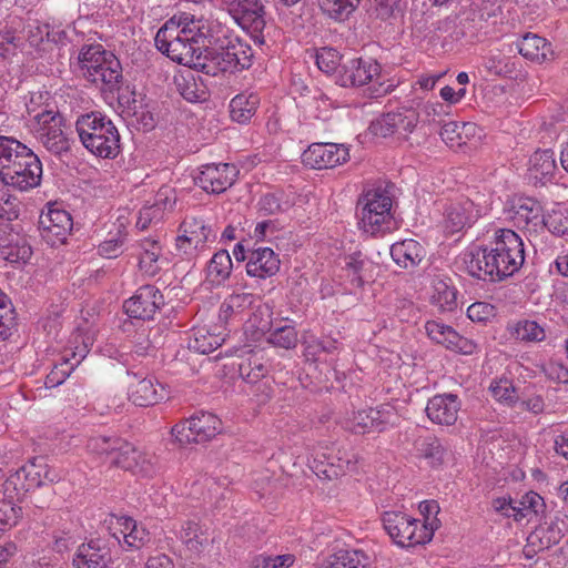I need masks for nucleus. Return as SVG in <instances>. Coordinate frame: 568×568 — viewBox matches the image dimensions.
I'll list each match as a JSON object with an SVG mask.
<instances>
[{"label": "nucleus", "mask_w": 568, "mask_h": 568, "mask_svg": "<svg viewBox=\"0 0 568 568\" xmlns=\"http://www.w3.org/2000/svg\"><path fill=\"white\" fill-rule=\"evenodd\" d=\"M488 246L470 245L457 257L458 270L483 281H500L516 273L525 261L521 237L510 229L493 227Z\"/></svg>", "instance_id": "1"}, {"label": "nucleus", "mask_w": 568, "mask_h": 568, "mask_svg": "<svg viewBox=\"0 0 568 568\" xmlns=\"http://www.w3.org/2000/svg\"><path fill=\"white\" fill-rule=\"evenodd\" d=\"M211 23L187 12L174 14L155 34V45L172 61L190 68L205 67L202 59L212 34Z\"/></svg>", "instance_id": "2"}, {"label": "nucleus", "mask_w": 568, "mask_h": 568, "mask_svg": "<svg viewBox=\"0 0 568 568\" xmlns=\"http://www.w3.org/2000/svg\"><path fill=\"white\" fill-rule=\"evenodd\" d=\"M48 93H32L27 102L29 126L34 138L50 152L68 151L69 141L63 131V118L49 103Z\"/></svg>", "instance_id": "3"}, {"label": "nucleus", "mask_w": 568, "mask_h": 568, "mask_svg": "<svg viewBox=\"0 0 568 568\" xmlns=\"http://www.w3.org/2000/svg\"><path fill=\"white\" fill-rule=\"evenodd\" d=\"M75 130L82 145L101 159H114L120 153V134L114 123L101 112L80 115Z\"/></svg>", "instance_id": "4"}, {"label": "nucleus", "mask_w": 568, "mask_h": 568, "mask_svg": "<svg viewBox=\"0 0 568 568\" xmlns=\"http://www.w3.org/2000/svg\"><path fill=\"white\" fill-rule=\"evenodd\" d=\"M493 204L490 191L480 192L467 189V193H456L447 197L443 204V226L447 233L454 234L470 227Z\"/></svg>", "instance_id": "5"}, {"label": "nucleus", "mask_w": 568, "mask_h": 568, "mask_svg": "<svg viewBox=\"0 0 568 568\" xmlns=\"http://www.w3.org/2000/svg\"><path fill=\"white\" fill-rule=\"evenodd\" d=\"M393 196L383 187L367 190L359 200V229L372 236L384 235L398 227L393 213Z\"/></svg>", "instance_id": "6"}, {"label": "nucleus", "mask_w": 568, "mask_h": 568, "mask_svg": "<svg viewBox=\"0 0 568 568\" xmlns=\"http://www.w3.org/2000/svg\"><path fill=\"white\" fill-rule=\"evenodd\" d=\"M3 478L2 493L7 501L12 503L21 500L30 490L60 480L59 474L39 457L30 459L7 476L0 468V480Z\"/></svg>", "instance_id": "7"}, {"label": "nucleus", "mask_w": 568, "mask_h": 568, "mask_svg": "<svg viewBox=\"0 0 568 568\" xmlns=\"http://www.w3.org/2000/svg\"><path fill=\"white\" fill-rule=\"evenodd\" d=\"M80 70L85 79L103 84L109 90L118 87L122 78L119 59L101 44L83 47L79 53Z\"/></svg>", "instance_id": "8"}, {"label": "nucleus", "mask_w": 568, "mask_h": 568, "mask_svg": "<svg viewBox=\"0 0 568 568\" xmlns=\"http://www.w3.org/2000/svg\"><path fill=\"white\" fill-rule=\"evenodd\" d=\"M544 205L535 197L514 194L504 203V219L524 230L530 237L542 234Z\"/></svg>", "instance_id": "9"}, {"label": "nucleus", "mask_w": 568, "mask_h": 568, "mask_svg": "<svg viewBox=\"0 0 568 568\" xmlns=\"http://www.w3.org/2000/svg\"><path fill=\"white\" fill-rule=\"evenodd\" d=\"M93 343L90 334L77 329L68 345L64 347L61 359L47 375L44 385L47 388H54L61 385L71 372L87 357L89 348Z\"/></svg>", "instance_id": "10"}, {"label": "nucleus", "mask_w": 568, "mask_h": 568, "mask_svg": "<svg viewBox=\"0 0 568 568\" xmlns=\"http://www.w3.org/2000/svg\"><path fill=\"white\" fill-rule=\"evenodd\" d=\"M382 523L390 539L399 547H413L430 541L427 529H422L419 520L404 511H385Z\"/></svg>", "instance_id": "11"}, {"label": "nucleus", "mask_w": 568, "mask_h": 568, "mask_svg": "<svg viewBox=\"0 0 568 568\" xmlns=\"http://www.w3.org/2000/svg\"><path fill=\"white\" fill-rule=\"evenodd\" d=\"M215 236L204 220L190 217L181 224L175 246L184 258L193 260L206 250L207 243L213 242Z\"/></svg>", "instance_id": "12"}, {"label": "nucleus", "mask_w": 568, "mask_h": 568, "mask_svg": "<svg viewBox=\"0 0 568 568\" xmlns=\"http://www.w3.org/2000/svg\"><path fill=\"white\" fill-rule=\"evenodd\" d=\"M233 20L255 41L263 42L262 31L266 26L264 6L258 0H222Z\"/></svg>", "instance_id": "13"}, {"label": "nucleus", "mask_w": 568, "mask_h": 568, "mask_svg": "<svg viewBox=\"0 0 568 568\" xmlns=\"http://www.w3.org/2000/svg\"><path fill=\"white\" fill-rule=\"evenodd\" d=\"M396 414L390 405H381L376 408H367L354 412L345 418L343 426L353 433L365 434L369 432H383L389 425L395 424Z\"/></svg>", "instance_id": "14"}, {"label": "nucleus", "mask_w": 568, "mask_h": 568, "mask_svg": "<svg viewBox=\"0 0 568 568\" xmlns=\"http://www.w3.org/2000/svg\"><path fill=\"white\" fill-rule=\"evenodd\" d=\"M42 239L51 246L65 242L72 231L71 214L55 204H48L39 220Z\"/></svg>", "instance_id": "15"}, {"label": "nucleus", "mask_w": 568, "mask_h": 568, "mask_svg": "<svg viewBox=\"0 0 568 568\" xmlns=\"http://www.w3.org/2000/svg\"><path fill=\"white\" fill-rule=\"evenodd\" d=\"M111 464L141 476H151L155 470L154 455L123 438L118 442Z\"/></svg>", "instance_id": "16"}, {"label": "nucleus", "mask_w": 568, "mask_h": 568, "mask_svg": "<svg viewBox=\"0 0 568 568\" xmlns=\"http://www.w3.org/2000/svg\"><path fill=\"white\" fill-rule=\"evenodd\" d=\"M42 178V164L39 158L30 152L6 173L0 176L4 185L19 191H28L40 184Z\"/></svg>", "instance_id": "17"}, {"label": "nucleus", "mask_w": 568, "mask_h": 568, "mask_svg": "<svg viewBox=\"0 0 568 568\" xmlns=\"http://www.w3.org/2000/svg\"><path fill=\"white\" fill-rule=\"evenodd\" d=\"M104 523L118 542L122 540L129 549H140L149 540V532L145 527L138 524L132 517L110 514Z\"/></svg>", "instance_id": "18"}, {"label": "nucleus", "mask_w": 568, "mask_h": 568, "mask_svg": "<svg viewBox=\"0 0 568 568\" xmlns=\"http://www.w3.org/2000/svg\"><path fill=\"white\" fill-rule=\"evenodd\" d=\"M348 159V148L337 143H313L302 154L303 163L317 170L341 165Z\"/></svg>", "instance_id": "19"}, {"label": "nucleus", "mask_w": 568, "mask_h": 568, "mask_svg": "<svg viewBox=\"0 0 568 568\" xmlns=\"http://www.w3.org/2000/svg\"><path fill=\"white\" fill-rule=\"evenodd\" d=\"M237 174L234 164L210 163L202 166L195 182L207 193H222L234 183Z\"/></svg>", "instance_id": "20"}, {"label": "nucleus", "mask_w": 568, "mask_h": 568, "mask_svg": "<svg viewBox=\"0 0 568 568\" xmlns=\"http://www.w3.org/2000/svg\"><path fill=\"white\" fill-rule=\"evenodd\" d=\"M163 304L164 300L160 290L153 285H144L124 302L123 307L130 317L150 320Z\"/></svg>", "instance_id": "21"}, {"label": "nucleus", "mask_w": 568, "mask_h": 568, "mask_svg": "<svg viewBox=\"0 0 568 568\" xmlns=\"http://www.w3.org/2000/svg\"><path fill=\"white\" fill-rule=\"evenodd\" d=\"M381 65L372 59H353L346 62L336 74L342 87H362L377 79Z\"/></svg>", "instance_id": "22"}, {"label": "nucleus", "mask_w": 568, "mask_h": 568, "mask_svg": "<svg viewBox=\"0 0 568 568\" xmlns=\"http://www.w3.org/2000/svg\"><path fill=\"white\" fill-rule=\"evenodd\" d=\"M427 336L437 344L448 349L470 355L477 349V345L460 336L452 326L439 321H427L425 324Z\"/></svg>", "instance_id": "23"}, {"label": "nucleus", "mask_w": 568, "mask_h": 568, "mask_svg": "<svg viewBox=\"0 0 568 568\" xmlns=\"http://www.w3.org/2000/svg\"><path fill=\"white\" fill-rule=\"evenodd\" d=\"M252 48L240 39L230 40L216 54L217 65L223 72H235L251 67Z\"/></svg>", "instance_id": "24"}, {"label": "nucleus", "mask_w": 568, "mask_h": 568, "mask_svg": "<svg viewBox=\"0 0 568 568\" xmlns=\"http://www.w3.org/2000/svg\"><path fill=\"white\" fill-rule=\"evenodd\" d=\"M419 119V114L410 108H402L394 112H388L378 119L373 128L375 133L383 136L390 135L395 132H412Z\"/></svg>", "instance_id": "25"}, {"label": "nucleus", "mask_w": 568, "mask_h": 568, "mask_svg": "<svg viewBox=\"0 0 568 568\" xmlns=\"http://www.w3.org/2000/svg\"><path fill=\"white\" fill-rule=\"evenodd\" d=\"M31 246L26 239L0 224V260L9 263H26L31 257Z\"/></svg>", "instance_id": "26"}, {"label": "nucleus", "mask_w": 568, "mask_h": 568, "mask_svg": "<svg viewBox=\"0 0 568 568\" xmlns=\"http://www.w3.org/2000/svg\"><path fill=\"white\" fill-rule=\"evenodd\" d=\"M460 402L454 394H439L433 396L426 406L427 417L435 424L450 426L458 417Z\"/></svg>", "instance_id": "27"}, {"label": "nucleus", "mask_w": 568, "mask_h": 568, "mask_svg": "<svg viewBox=\"0 0 568 568\" xmlns=\"http://www.w3.org/2000/svg\"><path fill=\"white\" fill-rule=\"evenodd\" d=\"M166 397V388L154 377H144L130 385L129 398L136 406H152Z\"/></svg>", "instance_id": "28"}, {"label": "nucleus", "mask_w": 568, "mask_h": 568, "mask_svg": "<svg viewBox=\"0 0 568 568\" xmlns=\"http://www.w3.org/2000/svg\"><path fill=\"white\" fill-rule=\"evenodd\" d=\"M281 261L270 247L253 250L246 264V273L251 277L266 278L275 275L280 270Z\"/></svg>", "instance_id": "29"}, {"label": "nucleus", "mask_w": 568, "mask_h": 568, "mask_svg": "<svg viewBox=\"0 0 568 568\" xmlns=\"http://www.w3.org/2000/svg\"><path fill=\"white\" fill-rule=\"evenodd\" d=\"M393 261L403 268H414L426 256L425 247L413 239L395 242L390 246Z\"/></svg>", "instance_id": "30"}, {"label": "nucleus", "mask_w": 568, "mask_h": 568, "mask_svg": "<svg viewBox=\"0 0 568 568\" xmlns=\"http://www.w3.org/2000/svg\"><path fill=\"white\" fill-rule=\"evenodd\" d=\"M516 45L518 52L532 62L544 63L554 59L551 44L538 34L526 33Z\"/></svg>", "instance_id": "31"}, {"label": "nucleus", "mask_w": 568, "mask_h": 568, "mask_svg": "<svg viewBox=\"0 0 568 568\" xmlns=\"http://www.w3.org/2000/svg\"><path fill=\"white\" fill-rule=\"evenodd\" d=\"M429 301L440 313L454 312L458 306L457 290L449 278L435 277L432 281Z\"/></svg>", "instance_id": "32"}, {"label": "nucleus", "mask_w": 568, "mask_h": 568, "mask_svg": "<svg viewBox=\"0 0 568 568\" xmlns=\"http://www.w3.org/2000/svg\"><path fill=\"white\" fill-rule=\"evenodd\" d=\"M527 171L535 184L551 181L557 171L555 153L551 150L536 151L529 158Z\"/></svg>", "instance_id": "33"}, {"label": "nucleus", "mask_w": 568, "mask_h": 568, "mask_svg": "<svg viewBox=\"0 0 568 568\" xmlns=\"http://www.w3.org/2000/svg\"><path fill=\"white\" fill-rule=\"evenodd\" d=\"M233 270L232 258L226 250L213 254L205 267L204 283L211 287H220L229 280Z\"/></svg>", "instance_id": "34"}, {"label": "nucleus", "mask_w": 568, "mask_h": 568, "mask_svg": "<svg viewBox=\"0 0 568 568\" xmlns=\"http://www.w3.org/2000/svg\"><path fill=\"white\" fill-rule=\"evenodd\" d=\"M376 268V264L361 252L345 257V271L351 283L356 287L372 281Z\"/></svg>", "instance_id": "35"}, {"label": "nucleus", "mask_w": 568, "mask_h": 568, "mask_svg": "<svg viewBox=\"0 0 568 568\" xmlns=\"http://www.w3.org/2000/svg\"><path fill=\"white\" fill-rule=\"evenodd\" d=\"M179 538L185 548L194 556H200L210 550L212 538L196 523L186 521L182 525Z\"/></svg>", "instance_id": "36"}, {"label": "nucleus", "mask_w": 568, "mask_h": 568, "mask_svg": "<svg viewBox=\"0 0 568 568\" xmlns=\"http://www.w3.org/2000/svg\"><path fill=\"white\" fill-rule=\"evenodd\" d=\"M140 270L149 276L156 275L165 262V258L162 256V246L156 240L144 239L140 243Z\"/></svg>", "instance_id": "37"}, {"label": "nucleus", "mask_w": 568, "mask_h": 568, "mask_svg": "<svg viewBox=\"0 0 568 568\" xmlns=\"http://www.w3.org/2000/svg\"><path fill=\"white\" fill-rule=\"evenodd\" d=\"M485 71L494 77L511 78L517 71L515 57L508 55L501 50H491L483 59Z\"/></svg>", "instance_id": "38"}, {"label": "nucleus", "mask_w": 568, "mask_h": 568, "mask_svg": "<svg viewBox=\"0 0 568 568\" xmlns=\"http://www.w3.org/2000/svg\"><path fill=\"white\" fill-rule=\"evenodd\" d=\"M224 339L225 333L221 327L214 331L204 326L196 327L189 341V348L201 354H209L221 346Z\"/></svg>", "instance_id": "39"}, {"label": "nucleus", "mask_w": 568, "mask_h": 568, "mask_svg": "<svg viewBox=\"0 0 568 568\" xmlns=\"http://www.w3.org/2000/svg\"><path fill=\"white\" fill-rule=\"evenodd\" d=\"M255 301V297L251 293H239L232 294L226 297L221 304L219 311V321L225 325L229 321L240 318L242 314L248 310Z\"/></svg>", "instance_id": "40"}, {"label": "nucleus", "mask_w": 568, "mask_h": 568, "mask_svg": "<svg viewBox=\"0 0 568 568\" xmlns=\"http://www.w3.org/2000/svg\"><path fill=\"white\" fill-rule=\"evenodd\" d=\"M260 97L254 92H241L230 102V114L237 123H247L255 114Z\"/></svg>", "instance_id": "41"}, {"label": "nucleus", "mask_w": 568, "mask_h": 568, "mask_svg": "<svg viewBox=\"0 0 568 568\" xmlns=\"http://www.w3.org/2000/svg\"><path fill=\"white\" fill-rule=\"evenodd\" d=\"M30 152L32 150L20 141L0 135V176Z\"/></svg>", "instance_id": "42"}, {"label": "nucleus", "mask_w": 568, "mask_h": 568, "mask_svg": "<svg viewBox=\"0 0 568 568\" xmlns=\"http://www.w3.org/2000/svg\"><path fill=\"white\" fill-rule=\"evenodd\" d=\"M174 82L180 94L190 102H199L206 99V89L202 81H199L193 71H185L175 75Z\"/></svg>", "instance_id": "43"}, {"label": "nucleus", "mask_w": 568, "mask_h": 568, "mask_svg": "<svg viewBox=\"0 0 568 568\" xmlns=\"http://www.w3.org/2000/svg\"><path fill=\"white\" fill-rule=\"evenodd\" d=\"M547 230L554 235H568V209L560 203H555L542 212V232Z\"/></svg>", "instance_id": "44"}, {"label": "nucleus", "mask_w": 568, "mask_h": 568, "mask_svg": "<svg viewBox=\"0 0 568 568\" xmlns=\"http://www.w3.org/2000/svg\"><path fill=\"white\" fill-rule=\"evenodd\" d=\"M510 336L526 343L541 342L546 337L544 327L532 320H519L508 325Z\"/></svg>", "instance_id": "45"}, {"label": "nucleus", "mask_w": 568, "mask_h": 568, "mask_svg": "<svg viewBox=\"0 0 568 568\" xmlns=\"http://www.w3.org/2000/svg\"><path fill=\"white\" fill-rule=\"evenodd\" d=\"M190 419L200 443L213 438L222 429L220 418L212 413L201 412L191 416Z\"/></svg>", "instance_id": "46"}, {"label": "nucleus", "mask_w": 568, "mask_h": 568, "mask_svg": "<svg viewBox=\"0 0 568 568\" xmlns=\"http://www.w3.org/2000/svg\"><path fill=\"white\" fill-rule=\"evenodd\" d=\"M514 506L516 507V521H520L523 519L530 520L532 517H536L544 511L545 501L539 494L528 491L519 499H514Z\"/></svg>", "instance_id": "47"}, {"label": "nucleus", "mask_w": 568, "mask_h": 568, "mask_svg": "<svg viewBox=\"0 0 568 568\" xmlns=\"http://www.w3.org/2000/svg\"><path fill=\"white\" fill-rule=\"evenodd\" d=\"M241 376L246 383L255 384L268 373V367L257 354H252L239 364Z\"/></svg>", "instance_id": "48"}, {"label": "nucleus", "mask_w": 568, "mask_h": 568, "mask_svg": "<svg viewBox=\"0 0 568 568\" xmlns=\"http://www.w3.org/2000/svg\"><path fill=\"white\" fill-rule=\"evenodd\" d=\"M104 556L92 541L82 544L73 557V565L75 568H97L104 564Z\"/></svg>", "instance_id": "49"}, {"label": "nucleus", "mask_w": 568, "mask_h": 568, "mask_svg": "<svg viewBox=\"0 0 568 568\" xmlns=\"http://www.w3.org/2000/svg\"><path fill=\"white\" fill-rule=\"evenodd\" d=\"M267 341L275 347L291 349L297 345L298 337L295 326L290 322L270 331Z\"/></svg>", "instance_id": "50"}, {"label": "nucleus", "mask_w": 568, "mask_h": 568, "mask_svg": "<svg viewBox=\"0 0 568 568\" xmlns=\"http://www.w3.org/2000/svg\"><path fill=\"white\" fill-rule=\"evenodd\" d=\"M120 437L116 436H93L88 440L87 450L97 457H104L111 463Z\"/></svg>", "instance_id": "51"}, {"label": "nucleus", "mask_w": 568, "mask_h": 568, "mask_svg": "<svg viewBox=\"0 0 568 568\" xmlns=\"http://www.w3.org/2000/svg\"><path fill=\"white\" fill-rule=\"evenodd\" d=\"M491 396L500 404L513 406L517 402V392L508 378L494 379L489 386Z\"/></svg>", "instance_id": "52"}, {"label": "nucleus", "mask_w": 568, "mask_h": 568, "mask_svg": "<svg viewBox=\"0 0 568 568\" xmlns=\"http://www.w3.org/2000/svg\"><path fill=\"white\" fill-rule=\"evenodd\" d=\"M419 453L429 466L437 467L443 464L446 449L439 439L429 437L420 444Z\"/></svg>", "instance_id": "53"}, {"label": "nucleus", "mask_w": 568, "mask_h": 568, "mask_svg": "<svg viewBox=\"0 0 568 568\" xmlns=\"http://www.w3.org/2000/svg\"><path fill=\"white\" fill-rule=\"evenodd\" d=\"M126 239V229L120 223L114 234L110 233V237L103 241L98 248L101 256L106 258L116 257L122 252V245Z\"/></svg>", "instance_id": "54"}, {"label": "nucleus", "mask_w": 568, "mask_h": 568, "mask_svg": "<svg viewBox=\"0 0 568 568\" xmlns=\"http://www.w3.org/2000/svg\"><path fill=\"white\" fill-rule=\"evenodd\" d=\"M419 511L423 515V520H419L422 529H427L428 538L432 540L434 532L439 528V513L438 504L434 500H424L419 504Z\"/></svg>", "instance_id": "55"}, {"label": "nucleus", "mask_w": 568, "mask_h": 568, "mask_svg": "<svg viewBox=\"0 0 568 568\" xmlns=\"http://www.w3.org/2000/svg\"><path fill=\"white\" fill-rule=\"evenodd\" d=\"M364 555L358 550H338L332 555L326 568H359Z\"/></svg>", "instance_id": "56"}, {"label": "nucleus", "mask_w": 568, "mask_h": 568, "mask_svg": "<svg viewBox=\"0 0 568 568\" xmlns=\"http://www.w3.org/2000/svg\"><path fill=\"white\" fill-rule=\"evenodd\" d=\"M22 516L21 507L12 501H0V536L14 527Z\"/></svg>", "instance_id": "57"}, {"label": "nucleus", "mask_w": 568, "mask_h": 568, "mask_svg": "<svg viewBox=\"0 0 568 568\" xmlns=\"http://www.w3.org/2000/svg\"><path fill=\"white\" fill-rule=\"evenodd\" d=\"M22 38L12 30L0 31V59L14 57L22 48Z\"/></svg>", "instance_id": "58"}, {"label": "nucleus", "mask_w": 568, "mask_h": 568, "mask_svg": "<svg viewBox=\"0 0 568 568\" xmlns=\"http://www.w3.org/2000/svg\"><path fill=\"white\" fill-rule=\"evenodd\" d=\"M315 61L318 69L324 73H334L341 63V55L333 48H321L316 51Z\"/></svg>", "instance_id": "59"}, {"label": "nucleus", "mask_w": 568, "mask_h": 568, "mask_svg": "<svg viewBox=\"0 0 568 568\" xmlns=\"http://www.w3.org/2000/svg\"><path fill=\"white\" fill-rule=\"evenodd\" d=\"M14 326L13 308L7 295L0 297V341L7 339Z\"/></svg>", "instance_id": "60"}, {"label": "nucleus", "mask_w": 568, "mask_h": 568, "mask_svg": "<svg viewBox=\"0 0 568 568\" xmlns=\"http://www.w3.org/2000/svg\"><path fill=\"white\" fill-rule=\"evenodd\" d=\"M440 138L450 148L465 145V138H463L459 122L450 121L445 123L440 130Z\"/></svg>", "instance_id": "61"}, {"label": "nucleus", "mask_w": 568, "mask_h": 568, "mask_svg": "<svg viewBox=\"0 0 568 568\" xmlns=\"http://www.w3.org/2000/svg\"><path fill=\"white\" fill-rule=\"evenodd\" d=\"M496 308L486 302H476L468 306L467 316L471 322L486 323L494 318Z\"/></svg>", "instance_id": "62"}, {"label": "nucleus", "mask_w": 568, "mask_h": 568, "mask_svg": "<svg viewBox=\"0 0 568 568\" xmlns=\"http://www.w3.org/2000/svg\"><path fill=\"white\" fill-rule=\"evenodd\" d=\"M171 434L180 445L200 443L195 432L193 430L190 418L174 425L171 429Z\"/></svg>", "instance_id": "63"}, {"label": "nucleus", "mask_w": 568, "mask_h": 568, "mask_svg": "<svg viewBox=\"0 0 568 568\" xmlns=\"http://www.w3.org/2000/svg\"><path fill=\"white\" fill-rule=\"evenodd\" d=\"M18 214L17 199L9 193L4 185L0 184V219L10 221L18 217Z\"/></svg>", "instance_id": "64"}]
</instances>
